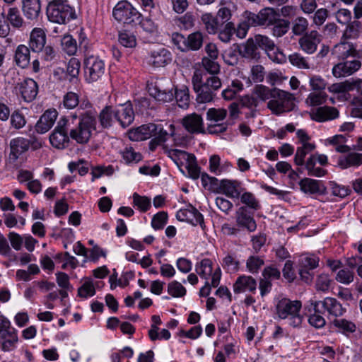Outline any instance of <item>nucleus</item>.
I'll use <instances>...</instances> for the list:
<instances>
[{"mask_svg": "<svg viewBox=\"0 0 362 362\" xmlns=\"http://www.w3.org/2000/svg\"><path fill=\"white\" fill-rule=\"evenodd\" d=\"M95 293V289L92 281H86L83 284L78 288V295L81 298H88L93 296Z\"/></svg>", "mask_w": 362, "mask_h": 362, "instance_id": "774afa93", "label": "nucleus"}, {"mask_svg": "<svg viewBox=\"0 0 362 362\" xmlns=\"http://www.w3.org/2000/svg\"><path fill=\"white\" fill-rule=\"evenodd\" d=\"M30 48L24 45H20L15 51L14 62L16 64L22 69L28 66L30 64Z\"/></svg>", "mask_w": 362, "mask_h": 362, "instance_id": "2f4dec72", "label": "nucleus"}, {"mask_svg": "<svg viewBox=\"0 0 362 362\" xmlns=\"http://www.w3.org/2000/svg\"><path fill=\"white\" fill-rule=\"evenodd\" d=\"M252 38L257 44L259 49H261L265 52L269 49H273L275 45L274 42L266 35H256Z\"/></svg>", "mask_w": 362, "mask_h": 362, "instance_id": "4d7b16f0", "label": "nucleus"}, {"mask_svg": "<svg viewBox=\"0 0 362 362\" xmlns=\"http://www.w3.org/2000/svg\"><path fill=\"white\" fill-rule=\"evenodd\" d=\"M174 93V98L179 107L181 108H186L188 107L189 102V90L187 87L184 86L182 89H175Z\"/></svg>", "mask_w": 362, "mask_h": 362, "instance_id": "a18cd8bd", "label": "nucleus"}, {"mask_svg": "<svg viewBox=\"0 0 362 362\" xmlns=\"http://www.w3.org/2000/svg\"><path fill=\"white\" fill-rule=\"evenodd\" d=\"M46 43V35L45 31L40 28H34L30 33L29 48L34 52L42 50Z\"/></svg>", "mask_w": 362, "mask_h": 362, "instance_id": "bb28decb", "label": "nucleus"}, {"mask_svg": "<svg viewBox=\"0 0 362 362\" xmlns=\"http://www.w3.org/2000/svg\"><path fill=\"white\" fill-rule=\"evenodd\" d=\"M185 129L190 134L204 132V122L201 115L197 113L189 114L182 119Z\"/></svg>", "mask_w": 362, "mask_h": 362, "instance_id": "a211bd4d", "label": "nucleus"}, {"mask_svg": "<svg viewBox=\"0 0 362 362\" xmlns=\"http://www.w3.org/2000/svg\"><path fill=\"white\" fill-rule=\"evenodd\" d=\"M158 129L157 125L153 123L143 124L131 129L128 133L129 138L132 141H144L152 137Z\"/></svg>", "mask_w": 362, "mask_h": 362, "instance_id": "4be33fe9", "label": "nucleus"}, {"mask_svg": "<svg viewBox=\"0 0 362 362\" xmlns=\"http://www.w3.org/2000/svg\"><path fill=\"white\" fill-rule=\"evenodd\" d=\"M362 29V23L354 21L348 24L343 34L344 39L356 38L358 36Z\"/></svg>", "mask_w": 362, "mask_h": 362, "instance_id": "8fccbe9b", "label": "nucleus"}, {"mask_svg": "<svg viewBox=\"0 0 362 362\" xmlns=\"http://www.w3.org/2000/svg\"><path fill=\"white\" fill-rule=\"evenodd\" d=\"M115 107V119L123 127L129 126L134 119V112L130 103L119 104Z\"/></svg>", "mask_w": 362, "mask_h": 362, "instance_id": "f3484780", "label": "nucleus"}, {"mask_svg": "<svg viewBox=\"0 0 362 362\" xmlns=\"http://www.w3.org/2000/svg\"><path fill=\"white\" fill-rule=\"evenodd\" d=\"M158 130L154 132L153 136L154 137L150 142L151 150H153L155 146L159 145L166 141L168 133L164 130L160 125H157Z\"/></svg>", "mask_w": 362, "mask_h": 362, "instance_id": "680f3d73", "label": "nucleus"}, {"mask_svg": "<svg viewBox=\"0 0 362 362\" xmlns=\"http://www.w3.org/2000/svg\"><path fill=\"white\" fill-rule=\"evenodd\" d=\"M274 98L267 103V107L272 113L279 115L284 112H289L294 107V96L292 93L279 89L274 90Z\"/></svg>", "mask_w": 362, "mask_h": 362, "instance_id": "39448f33", "label": "nucleus"}, {"mask_svg": "<svg viewBox=\"0 0 362 362\" xmlns=\"http://www.w3.org/2000/svg\"><path fill=\"white\" fill-rule=\"evenodd\" d=\"M300 189L306 194H323L326 192V187L320 180L311 178H303L299 182Z\"/></svg>", "mask_w": 362, "mask_h": 362, "instance_id": "a878e982", "label": "nucleus"}, {"mask_svg": "<svg viewBox=\"0 0 362 362\" xmlns=\"http://www.w3.org/2000/svg\"><path fill=\"white\" fill-rule=\"evenodd\" d=\"M105 71V63L98 57L90 56L84 60L85 78L88 83L99 80L104 75Z\"/></svg>", "mask_w": 362, "mask_h": 362, "instance_id": "6e6552de", "label": "nucleus"}, {"mask_svg": "<svg viewBox=\"0 0 362 362\" xmlns=\"http://www.w3.org/2000/svg\"><path fill=\"white\" fill-rule=\"evenodd\" d=\"M133 202L142 212L148 211L151 206L149 198L145 196H140L137 193L133 194Z\"/></svg>", "mask_w": 362, "mask_h": 362, "instance_id": "052dcab7", "label": "nucleus"}, {"mask_svg": "<svg viewBox=\"0 0 362 362\" xmlns=\"http://www.w3.org/2000/svg\"><path fill=\"white\" fill-rule=\"evenodd\" d=\"M240 183L235 180H222L219 184V188L228 197L238 198L240 195L238 190Z\"/></svg>", "mask_w": 362, "mask_h": 362, "instance_id": "473e14b6", "label": "nucleus"}, {"mask_svg": "<svg viewBox=\"0 0 362 362\" xmlns=\"http://www.w3.org/2000/svg\"><path fill=\"white\" fill-rule=\"evenodd\" d=\"M118 40L124 47L132 48L136 45L135 35L129 31L124 30L119 33Z\"/></svg>", "mask_w": 362, "mask_h": 362, "instance_id": "3c124183", "label": "nucleus"}, {"mask_svg": "<svg viewBox=\"0 0 362 362\" xmlns=\"http://www.w3.org/2000/svg\"><path fill=\"white\" fill-rule=\"evenodd\" d=\"M172 41L181 52L197 51L203 45L204 35L200 31H196L185 37L180 33H174Z\"/></svg>", "mask_w": 362, "mask_h": 362, "instance_id": "20e7f679", "label": "nucleus"}, {"mask_svg": "<svg viewBox=\"0 0 362 362\" xmlns=\"http://www.w3.org/2000/svg\"><path fill=\"white\" fill-rule=\"evenodd\" d=\"M47 16L49 21L65 24L76 18L74 9L67 0H53L47 6Z\"/></svg>", "mask_w": 362, "mask_h": 362, "instance_id": "7ed1b4c3", "label": "nucleus"}, {"mask_svg": "<svg viewBox=\"0 0 362 362\" xmlns=\"http://www.w3.org/2000/svg\"><path fill=\"white\" fill-rule=\"evenodd\" d=\"M320 42L321 35L316 30L306 33L298 41L301 49L310 54H313L317 50V45Z\"/></svg>", "mask_w": 362, "mask_h": 362, "instance_id": "6ab92c4d", "label": "nucleus"}, {"mask_svg": "<svg viewBox=\"0 0 362 362\" xmlns=\"http://www.w3.org/2000/svg\"><path fill=\"white\" fill-rule=\"evenodd\" d=\"M18 341L16 329L4 316H0V345L4 351H9L16 347Z\"/></svg>", "mask_w": 362, "mask_h": 362, "instance_id": "0eeeda50", "label": "nucleus"}, {"mask_svg": "<svg viewBox=\"0 0 362 362\" xmlns=\"http://www.w3.org/2000/svg\"><path fill=\"white\" fill-rule=\"evenodd\" d=\"M179 153H183L187 156V165L186 166L189 177L197 180L200 175V168L196 163V157L194 155L188 154L185 151H178Z\"/></svg>", "mask_w": 362, "mask_h": 362, "instance_id": "ea45409f", "label": "nucleus"}, {"mask_svg": "<svg viewBox=\"0 0 362 362\" xmlns=\"http://www.w3.org/2000/svg\"><path fill=\"white\" fill-rule=\"evenodd\" d=\"M112 15L116 21L124 24H137L141 14L127 1L118 2L113 8Z\"/></svg>", "mask_w": 362, "mask_h": 362, "instance_id": "423d86ee", "label": "nucleus"}, {"mask_svg": "<svg viewBox=\"0 0 362 362\" xmlns=\"http://www.w3.org/2000/svg\"><path fill=\"white\" fill-rule=\"evenodd\" d=\"M168 214L165 211H160L153 216L151 221V226L156 230L162 229L166 224Z\"/></svg>", "mask_w": 362, "mask_h": 362, "instance_id": "338daca9", "label": "nucleus"}, {"mask_svg": "<svg viewBox=\"0 0 362 362\" xmlns=\"http://www.w3.org/2000/svg\"><path fill=\"white\" fill-rule=\"evenodd\" d=\"M272 25H273L272 33L274 36L279 37L288 32L290 23L287 20L277 18Z\"/></svg>", "mask_w": 362, "mask_h": 362, "instance_id": "79ce46f5", "label": "nucleus"}, {"mask_svg": "<svg viewBox=\"0 0 362 362\" xmlns=\"http://www.w3.org/2000/svg\"><path fill=\"white\" fill-rule=\"evenodd\" d=\"M264 264V259L259 256H250L246 262L247 270L252 274L257 273L259 269Z\"/></svg>", "mask_w": 362, "mask_h": 362, "instance_id": "864d4df0", "label": "nucleus"}, {"mask_svg": "<svg viewBox=\"0 0 362 362\" xmlns=\"http://www.w3.org/2000/svg\"><path fill=\"white\" fill-rule=\"evenodd\" d=\"M337 163L342 169L358 167L362 164V153H349L346 156L339 157Z\"/></svg>", "mask_w": 362, "mask_h": 362, "instance_id": "7c9ffc66", "label": "nucleus"}, {"mask_svg": "<svg viewBox=\"0 0 362 362\" xmlns=\"http://www.w3.org/2000/svg\"><path fill=\"white\" fill-rule=\"evenodd\" d=\"M7 19L15 28L24 29L29 26V23L24 21L17 8H11L8 9Z\"/></svg>", "mask_w": 362, "mask_h": 362, "instance_id": "c9c22d12", "label": "nucleus"}, {"mask_svg": "<svg viewBox=\"0 0 362 362\" xmlns=\"http://www.w3.org/2000/svg\"><path fill=\"white\" fill-rule=\"evenodd\" d=\"M277 90V88H269L263 85H257L255 87L254 92L260 100L265 101L269 99L272 100L276 93L274 90Z\"/></svg>", "mask_w": 362, "mask_h": 362, "instance_id": "09e8293b", "label": "nucleus"}, {"mask_svg": "<svg viewBox=\"0 0 362 362\" xmlns=\"http://www.w3.org/2000/svg\"><path fill=\"white\" fill-rule=\"evenodd\" d=\"M227 115V110L223 108H209L206 112L208 120L218 122L223 121Z\"/></svg>", "mask_w": 362, "mask_h": 362, "instance_id": "6e6d98bb", "label": "nucleus"}, {"mask_svg": "<svg viewBox=\"0 0 362 362\" xmlns=\"http://www.w3.org/2000/svg\"><path fill=\"white\" fill-rule=\"evenodd\" d=\"M361 66V62L356 59L340 62L334 66L332 74L337 78L346 77L355 73Z\"/></svg>", "mask_w": 362, "mask_h": 362, "instance_id": "aec40b11", "label": "nucleus"}, {"mask_svg": "<svg viewBox=\"0 0 362 362\" xmlns=\"http://www.w3.org/2000/svg\"><path fill=\"white\" fill-rule=\"evenodd\" d=\"M171 62V53L164 47H160L151 52L148 63L156 67H162Z\"/></svg>", "mask_w": 362, "mask_h": 362, "instance_id": "b1692460", "label": "nucleus"}, {"mask_svg": "<svg viewBox=\"0 0 362 362\" xmlns=\"http://www.w3.org/2000/svg\"><path fill=\"white\" fill-rule=\"evenodd\" d=\"M79 104V95L74 91H69L63 98V105L66 109H74Z\"/></svg>", "mask_w": 362, "mask_h": 362, "instance_id": "5fc2aeb1", "label": "nucleus"}, {"mask_svg": "<svg viewBox=\"0 0 362 362\" xmlns=\"http://www.w3.org/2000/svg\"><path fill=\"white\" fill-rule=\"evenodd\" d=\"M241 57L249 61L258 62L261 58V52L252 37L247 39L244 43L237 45Z\"/></svg>", "mask_w": 362, "mask_h": 362, "instance_id": "dca6fc26", "label": "nucleus"}, {"mask_svg": "<svg viewBox=\"0 0 362 362\" xmlns=\"http://www.w3.org/2000/svg\"><path fill=\"white\" fill-rule=\"evenodd\" d=\"M257 289V281L251 276L242 275L233 284V291L235 293L243 292L255 293Z\"/></svg>", "mask_w": 362, "mask_h": 362, "instance_id": "393cba45", "label": "nucleus"}, {"mask_svg": "<svg viewBox=\"0 0 362 362\" xmlns=\"http://www.w3.org/2000/svg\"><path fill=\"white\" fill-rule=\"evenodd\" d=\"M151 95L157 100L163 103L170 102L174 99V93L172 89L162 90L159 86H155L151 88Z\"/></svg>", "mask_w": 362, "mask_h": 362, "instance_id": "58836bf2", "label": "nucleus"}, {"mask_svg": "<svg viewBox=\"0 0 362 362\" xmlns=\"http://www.w3.org/2000/svg\"><path fill=\"white\" fill-rule=\"evenodd\" d=\"M276 12L271 8L262 9L257 14L250 13L248 16L249 24L252 26L272 25L277 18Z\"/></svg>", "mask_w": 362, "mask_h": 362, "instance_id": "4468645a", "label": "nucleus"}, {"mask_svg": "<svg viewBox=\"0 0 362 362\" xmlns=\"http://www.w3.org/2000/svg\"><path fill=\"white\" fill-rule=\"evenodd\" d=\"M339 117V111L332 107H320L313 112L312 118L317 122H325Z\"/></svg>", "mask_w": 362, "mask_h": 362, "instance_id": "c756f323", "label": "nucleus"}, {"mask_svg": "<svg viewBox=\"0 0 362 362\" xmlns=\"http://www.w3.org/2000/svg\"><path fill=\"white\" fill-rule=\"evenodd\" d=\"M197 273L203 279H208L212 274V262L209 259H204L196 265Z\"/></svg>", "mask_w": 362, "mask_h": 362, "instance_id": "de8ad7c7", "label": "nucleus"}, {"mask_svg": "<svg viewBox=\"0 0 362 362\" xmlns=\"http://www.w3.org/2000/svg\"><path fill=\"white\" fill-rule=\"evenodd\" d=\"M201 20L209 34H215L218 30L221 24L217 17H214L209 13H205L202 14Z\"/></svg>", "mask_w": 362, "mask_h": 362, "instance_id": "e433bc0d", "label": "nucleus"}, {"mask_svg": "<svg viewBox=\"0 0 362 362\" xmlns=\"http://www.w3.org/2000/svg\"><path fill=\"white\" fill-rule=\"evenodd\" d=\"M57 115L58 112L54 109L46 110L35 125L36 132L39 134H44L48 132L54 125Z\"/></svg>", "mask_w": 362, "mask_h": 362, "instance_id": "5701e85b", "label": "nucleus"}, {"mask_svg": "<svg viewBox=\"0 0 362 362\" xmlns=\"http://www.w3.org/2000/svg\"><path fill=\"white\" fill-rule=\"evenodd\" d=\"M237 45L234 44L232 47L222 54V57L226 64L230 66H236L239 62V50Z\"/></svg>", "mask_w": 362, "mask_h": 362, "instance_id": "a19ab883", "label": "nucleus"}, {"mask_svg": "<svg viewBox=\"0 0 362 362\" xmlns=\"http://www.w3.org/2000/svg\"><path fill=\"white\" fill-rule=\"evenodd\" d=\"M235 25L232 22H228L223 29L218 33L219 39L223 42H228L231 40V37L235 33Z\"/></svg>", "mask_w": 362, "mask_h": 362, "instance_id": "bf43d9fd", "label": "nucleus"}, {"mask_svg": "<svg viewBox=\"0 0 362 362\" xmlns=\"http://www.w3.org/2000/svg\"><path fill=\"white\" fill-rule=\"evenodd\" d=\"M319 261V257L311 254L302 256L300 259L298 274L305 283H312L315 275L313 269L318 267Z\"/></svg>", "mask_w": 362, "mask_h": 362, "instance_id": "1a4fd4ad", "label": "nucleus"}, {"mask_svg": "<svg viewBox=\"0 0 362 362\" xmlns=\"http://www.w3.org/2000/svg\"><path fill=\"white\" fill-rule=\"evenodd\" d=\"M22 10L27 19L37 20L41 12L40 0H23Z\"/></svg>", "mask_w": 362, "mask_h": 362, "instance_id": "cd10ccee", "label": "nucleus"}, {"mask_svg": "<svg viewBox=\"0 0 362 362\" xmlns=\"http://www.w3.org/2000/svg\"><path fill=\"white\" fill-rule=\"evenodd\" d=\"M197 94V100L199 103H206L213 100L216 94L212 89L208 88L204 83L202 86L195 91Z\"/></svg>", "mask_w": 362, "mask_h": 362, "instance_id": "c03bdc74", "label": "nucleus"}, {"mask_svg": "<svg viewBox=\"0 0 362 362\" xmlns=\"http://www.w3.org/2000/svg\"><path fill=\"white\" fill-rule=\"evenodd\" d=\"M302 304L300 300H291L288 298H281L276 305V313L279 318L287 320V323L296 327L301 325L303 316L300 314Z\"/></svg>", "mask_w": 362, "mask_h": 362, "instance_id": "f03ea898", "label": "nucleus"}, {"mask_svg": "<svg viewBox=\"0 0 362 362\" xmlns=\"http://www.w3.org/2000/svg\"><path fill=\"white\" fill-rule=\"evenodd\" d=\"M240 262L235 258L228 255L223 259L222 267L226 269L228 272L235 273L238 270Z\"/></svg>", "mask_w": 362, "mask_h": 362, "instance_id": "69168bd1", "label": "nucleus"}, {"mask_svg": "<svg viewBox=\"0 0 362 362\" xmlns=\"http://www.w3.org/2000/svg\"><path fill=\"white\" fill-rule=\"evenodd\" d=\"M62 47L63 50L69 55L71 56L76 54L77 51V44L75 39L71 35H65L62 39Z\"/></svg>", "mask_w": 362, "mask_h": 362, "instance_id": "603ef678", "label": "nucleus"}, {"mask_svg": "<svg viewBox=\"0 0 362 362\" xmlns=\"http://www.w3.org/2000/svg\"><path fill=\"white\" fill-rule=\"evenodd\" d=\"M253 212L246 206L240 207L235 212L236 224L239 228L250 233L255 231L257 223L253 217Z\"/></svg>", "mask_w": 362, "mask_h": 362, "instance_id": "f8f14e48", "label": "nucleus"}, {"mask_svg": "<svg viewBox=\"0 0 362 362\" xmlns=\"http://www.w3.org/2000/svg\"><path fill=\"white\" fill-rule=\"evenodd\" d=\"M22 98L26 102L33 101L38 93V86L32 78H27L17 84Z\"/></svg>", "mask_w": 362, "mask_h": 362, "instance_id": "412c9836", "label": "nucleus"}, {"mask_svg": "<svg viewBox=\"0 0 362 362\" xmlns=\"http://www.w3.org/2000/svg\"><path fill=\"white\" fill-rule=\"evenodd\" d=\"M32 145L34 149H37L41 146L40 142L37 141H31L23 137L13 139L10 141V158L16 160L20 155L28 150Z\"/></svg>", "mask_w": 362, "mask_h": 362, "instance_id": "ddd939ff", "label": "nucleus"}, {"mask_svg": "<svg viewBox=\"0 0 362 362\" xmlns=\"http://www.w3.org/2000/svg\"><path fill=\"white\" fill-rule=\"evenodd\" d=\"M168 293L173 297L179 298L185 295L186 289L180 282L173 281L168 284Z\"/></svg>", "mask_w": 362, "mask_h": 362, "instance_id": "13d9d810", "label": "nucleus"}, {"mask_svg": "<svg viewBox=\"0 0 362 362\" xmlns=\"http://www.w3.org/2000/svg\"><path fill=\"white\" fill-rule=\"evenodd\" d=\"M81 63L76 58H71L67 64L65 79L68 80L73 86L77 87L79 84L78 75L80 73Z\"/></svg>", "mask_w": 362, "mask_h": 362, "instance_id": "c85d7f7f", "label": "nucleus"}, {"mask_svg": "<svg viewBox=\"0 0 362 362\" xmlns=\"http://www.w3.org/2000/svg\"><path fill=\"white\" fill-rule=\"evenodd\" d=\"M64 117L61 118L54 129L49 136V141L52 146L58 149H64L69 146L70 139L69 131L65 127Z\"/></svg>", "mask_w": 362, "mask_h": 362, "instance_id": "9d476101", "label": "nucleus"}, {"mask_svg": "<svg viewBox=\"0 0 362 362\" xmlns=\"http://www.w3.org/2000/svg\"><path fill=\"white\" fill-rule=\"evenodd\" d=\"M347 40L344 39L342 36L340 42L333 47L332 54L340 59H345L349 57L361 59L362 51L356 49V46Z\"/></svg>", "mask_w": 362, "mask_h": 362, "instance_id": "9b49d317", "label": "nucleus"}, {"mask_svg": "<svg viewBox=\"0 0 362 362\" xmlns=\"http://www.w3.org/2000/svg\"><path fill=\"white\" fill-rule=\"evenodd\" d=\"M308 21L305 18L297 17L292 22V32L295 35H305L308 28Z\"/></svg>", "mask_w": 362, "mask_h": 362, "instance_id": "49530a36", "label": "nucleus"}, {"mask_svg": "<svg viewBox=\"0 0 362 362\" xmlns=\"http://www.w3.org/2000/svg\"><path fill=\"white\" fill-rule=\"evenodd\" d=\"M176 217L180 221L189 222L193 226L199 224L202 229L204 228L202 214L192 204H189L187 209L179 210L177 212Z\"/></svg>", "mask_w": 362, "mask_h": 362, "instance_id": "2eb2a0df", "label": "nucleus"}, {"mask_svg": "<svg viewBox=\"0 0 362 362\" xmlns=\"http://www.w3.org/2000/svg\"><path fill=\"white\" fill-rule=\"evenodd\" d=\"M82 105L83 104L78 108L79 119L76 123H73L65 117L63 122L71 139L80 144H86L89 141L92 130L95 129L96 125V112L91 109L89 103L85 105V108L88 107L86 110L82 108Z\"/></svg>", "mask_w": 362, "mask_h": 362, "instance_id": "f257e3e1", "label": "nucleus"}, {"mask_svg": "<svg viewBox=\"0 0 362 362\" xmlns=\"http://www.w3.org/2000/svg\"><path fill=\"white\" fill-rule=\"evenodd\" d=\"M290 63L299 69H310V65L305 57L300 54L295 52L288 56Z\"/></svg>", "mask_w": 362, "mask_h": 362, "instance_id": "e2e57ef3", "label": "nucleus"}, {"mask_svg": "<svg viewBox=\"0 0 362 362\" xmlns=\"http://www.w3.org/2000/svg\"><path fill=\"white\" fill-rule=\"evenodd\" d=\"M202 64L204 69L211 75H215L220 72V66L216 62V59L203 57Z\"/></svg>", "mask_w": 362, "mask_h": 362, "instance_id": "0e129e2a", "label": "nucleus"}, {"mask_svg": "<svg viewBox=\"0 0 362 362\" xmlns=\"http://www.w3.org/2000/svg\"><path fill=\"white\" fill-rule=\"evenodd\" d=\"M317 162V154L311 155L304 165L305 169L308 170V175L309 176L314 177H322L325 175L326 170L320 167H315Z\"/></svg>", "mask_w": 362, "mask_h": 362, "instance_id": "4c0bfd02", "label": "nucleus"}, {"mask_svg": "<svg viewBox=\"0 0 362 362\" xmlns=\"http://www.w3.org/2000/svg\"><path fill=\"white\" fill-rule=\"evenodd\" d=\"M323 306L329 315L334 317L341 316L346 310L336 298L331 297H327L323 300Z\"/></svg>", "mask_w": 362, "mask_h": 362, "instance_id": "f704fd0d", "label": "nucleus"}, {"mask_svg": "<svg viewBox=\"0 0 362 362\" xmlns=\"http://www.w3.org/2000/svg\"><path fill=\"white\" fill-rule=\"evenodd\" d=\"M115 107L105 106L100 112L98 119L103 128L107 129L112 126L115 119Z\"/></svg>", "mask_w": 362, "mask_h": 362, "instance_id": "72a5a7b5", "label": "nucleus"}, {"mask_svg": "<svg viewBox=\"0 0 362 362\" xmlns=\"http://www.w3.org/2000/svg\"><path fill=\"white\" fill-rule=\"evenodd\" d=\"M120 153L123 160L127 164L138 163L142 159L141 154L136 152L131 146H126Z\"/></svg>", "mask_w": 362, "mask_h": 362, "instance_id": "37998d69", "label": "nucleus"}]
</instances>
